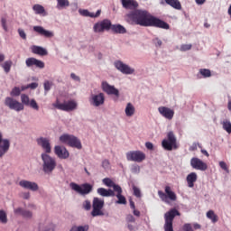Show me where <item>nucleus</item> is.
Here are the masks:
<instances>
[{"label": "nucleus", "instance_id": "f257e3e1", "mask_svg": "<svg viewBox=\"0 0 231 231\" xmlns=\"http://www.w3.org/2000/svg\"><path fill=\"white\" fill-rule=\"evenodd\" d=\"M128 17L138 26H152L153 28H162V30H169L171 28L167 22L153 16L146 10L136 9L129 14Z\"/></svg>", "mask_w": 231, "mask_h": 231}, {"label": "nucleus", "instance_id": "f03ea898", "mask_svg": "<svg viewBox=\"0 0 231 231\" xmlns=\"http://www.w3.org/2000/svg\"><path fill=\"white\" fill-rule=\"evenodd\" d=\"M42 160L43 162L42 171L45 174H51L57 167V161L47 153H42Z\"/></svg>", "mask_w": 231, "mask_h": 231}, {"label": "nucleus", "instance_id": "7ed1b4c3", "mask_svg": "<svg viewBox=\"0 0 231 231\" xmlns=\"http://www.w3.org/2000/svg\"><path fill=\"white\" fill-rule=\"evenodd\" d=\"M176 216H181L180 211L176 208H171L168 212L164 214V231H174V227L172 226V223L174 221V217Z\"/></svg>", "mask_w": 231, "mask_h": 231}, {"label": "nucleus", "instance_id": "20e7f679", "mask_svg": "<svg viewBox=\"0 0 231 231\" xmlns=\"http://www.w3.org/2000/svg\"><path fill=\"white\" fill-rule=\"evenodd\" d=\"M53 106L60 111H66L67 113H69L71 111H75V109L79 107V104L73 99L64 101L63 103H60V101L57 99L56 102L53 104Z\"/></svg>", "mask_w": 231, "mask_h": 231}, {"label": "nucleus", "instance_id": "39448f33", "mask_svg": "<svg viewBox=\"0 0 231 231\" xmlns=\"http://www.w3.org/2000/svg\"><path fill=\"white\" fill-rule=\"evenodd\" d=\"M60 142H61V143H66L69 147L82 149V143H80V140L75 135L64 134L60 137Z\"/></svg>", "mask_w": 231, "mask_h": 231}, {"label": "nucleus", "instance_id": "423d86ee", "mask_svg": "<svg viewBox=\"0 0 231 231\" xmlns=\"http://www.w3.org/2000/svg\"><path fill=\"white\" fill-rule=\"evenodd\" d=\"M70 188L78 194H80V196H88V194H91V192H93V186L89 183H83L79 185L75 182H72L70 183Z\"/></svg>", "mask_w": 231, "mask_h": 231}, {"label": "nucleus", "instance_id": "0eeeda50", "mask_svg": "<svg viewBox=\"0 0 231 231\" xmlns=\"http://www.w3.org/2000/svg\"><path fill=\"white\" fill-rule=\"evenodd\" d=\"M104 199H100L97 197L93 199L92 201V211H91V216L93 217H97L98 216H104V211L102 209L104 208Z\"/></svg>", "mask_w": 231, "mask_h": 231}, {"label": "nucleus", "instance_id": "6e6552de", "mask_svg": "<svg viewBox=\"0 0 231 231\" xmlns=\"http://www.w3.org/2000/svg\"><path fill=\"white\" fill-rule=\"evenodd\" d=\"M164 191H165V193L162 190L158 191L159 198L164 203H169V199H171V201H176V199H178L176 193H174V191H172V189H171V186H166L164 189Z\"/></svg>", "mask_w": 231, "mask_h": 231}, {"label": "nucleus", "instance_id": "1a4fd4ad", "mask_svg": "<svg viewBox=\"0 0 231 231\" xmlns=\"http://www.w3.org/2000/svg\"><path fill=\"white\" fill-rule=\"evenodd\" d=\"M5 106L13 111L19 113L20 111H24V105L16 100L14 97H7L5 99Z\"/></svg>", "mask_w": 231, "mask_h": 231}, {"label": "nucleus", "instance_id": "9d476101", "mask_svg": "<svg viewBox=\"0 0 231 231\" xmlns=\"http://www.w3.org/2000/svg\"><path fill=\"white\" fill-rule=\"evenodd\" d=\"M168 139H164L162 143L163 149L166 151H172L173 149H178V144L176 143V136L174 133L169 132L167 135Z\"/></svg>", "mask_w": 231, "mask_h": 231}, {"label": "nucleus", "instance_id": "9b49d317", "mask_svg": "<svg viewBox=\"0 0 231 231\" xmlns=\"http://www.w3.org/2000/svg\"><path fill=\"white\" fill-rule=\"evenodd\" d=\"M126 160L128 162H136L142 163L145 160V153L142 151H130L126 152Z\"/></svg>", "mask_w": 231, "mask_h": 231}, {"label": "nucleus", "instance_id": "f8f14e48", "mask_svg": "<svg viewBox=\"0 0 231 231\" xmlns=\"http://www.w3.org/2000/svg\"><path fill=\"white\" fill-rule=\"evenodd\" d=\"M114 66L124 75H133V73H134V69L129 67V65L122 62L121 60L115 61Z\"/></svg>", "mask_w": 231, "mask_h": 231}, {"label": "nucleus", "instance_id": "ddd939ff", "mask_svg": "<svg viewBox=\"0 0 231 231\" xmlns=\"http://www.w3.org/2000/svg\"><path fill=\"white\" fill-rule=\"evenodd\" d=\"M106 30H111V21L107 19H105L94 24V32L96 33H101L102 32H106Z\"/></svg>", "mask_w": 231, "mask_h": 231}, {"label": "nucleus", "instance_id": "4468645a", "mask_svg": "<svg viewBox=\"0 0 231 231\" xmlns=\"http://www.w3.org/2000/svg\"><path fill=\"white\" fill-rule=\"evenodd\" d=\"M38 145L42 147L44 151V154L51 153V143H50V139L46 137H40L36 140Z\"/></svg>", "mask_w": 231, "mask_h": 231}, {"label": "nucleus", "instance_id": "2eb2a0df", "mask_svg": "<svg viewBox=\"0 0 231 231\" xmlns=\"http://www.w3.org/2000/svg\"><path fill=\"white\" fill-rule=\"evenodd\" d=\"M21 102H22L21 104H23V106H30V107H32L35 111H39V105L37 104V101H35V99L30 100V97H28V95L22 94L21 95Z\"/></svg>", "mask_w": 231, "mask_h": 231}, {"label": "nucleus", "instance_id": "dca6fc26", "mask_svg": "<svg viewBox=\"0 0 231 231\" xmlns=\"http://www.w3.org/2000/svg\"><path fill=\"white\" fill-rule=\"evenodd\" d=\"M19 186L22 189H25L26 190H32V192H37L39 190V185L37 182H32L26 180H22L19 181Z\"/></svg>", "mask_w": 231, "mask_h": 231}, {"label": "nucleus", "instance_id": "f3484780", "mask_svg": "<svg viewBox=\"0 0 231 231\" xmlns=\"http://www.w3.org/2000/svg\"><path fill=\"white\" fill-rule=\"evenodd\" d=\"M190 165L192 169H196V171H207V169H208L207 163L203 162V161L198 157H193L190 160Z\"/></svg>", "mask_w": 231, "mask_h": 231}, {"label": "nucleus", "instance_id": "a211bd4d", "mask_svg": "<svg viewBox=\"0 0 231 231\" xmlns=\"http://www.w3.org/2000/svg\"><path fill=\"white\" fill-rule=\"evenodd\" d=\"M102 89L106 95H114L115 97H120V91L115 86L109 85L107 81L102 82Z\"/></svg>", "mask_w": 231, "mask_h": 231}, {"label": "nucleus", "instance_id": "6ab92c4d", "mask_svg": "<svg viewBox=\"0 0 231 231\" xmlns=\"http://www.w3.org/2000/svg\"><path fill=\"white\" fill-rule=\"evenodd\" d=\"M104 102H106V97L104 93H99L97 95H92L90 98V104L95 107H99V106H104Z\"/></svg>", "mask_w": 231, "mask_h": 231}, {"label": "nucleus", "instance_id": "aec40b11", "mask_svg": "<svg viewBox=\"0 0 231 231\" xmlns=\"http://www.w3.org/2000/svg\"><path fill=\"white\" fill-rule=\"evenodd\" d=\"M54 153L60 160H68V158H69V152H68V149L64 146L56 145L54 147Z\"/></svg>", "mask_w": 231, "mask_h": 231}, {"label": "nucleus", "instance_id": "412c9836", "mask_svg": "<svg viewBox=\"0 0 231 231\" xmlns=\"http://www.w3.org/2000/svg\"><path fill=\"white\" fill-rule=\"evenodd\" d=\"M9 150L10 141L8 139H3V134L0 132V158H3Z\"/></svg>", "mask_w": 231, "mask_h": 231}, {"label": "nucleus", "instance_id": "4be33fe9", "mask_svg": "<svg viewBox=\"0 0 231 231\" xmlns=\"http://www.w3.org/2000/svg\"><path fill=\"white\" fill-rule=\"evenodd\" d=\"M32 30L39 35H42V37H46L47 39H51V37H53L54 35L53 32L47 31L46 29H44V27L40 25L33 26Z\"/></svg>", "mask_w": 231, "mask_h": 231}, {"label": "nucleus", "instance_id": "5701e85b", "mask_svg": "<svg viewBox=\"0 0 231 231\" xmlns=\"http://www.w3.org/2000/svg\"><path fill=\"white\" fill-rule=\"evenodd\" d=\"M158 111L162 116L166 118L167 120H172L174 118V110L167 107V106H160Z\"/></svg>", "mask_w": 231, "mask_h": 231}, {"label": "nucleus", "instance_id": "b1692460", "mask_svg": "<svg viewBox=\"0 0 231 231\" xmlns=\"http://www.w3.org/2000/svg\"><path fill=\"white\" fill-rule=\"evenodd\" d=\"M123 8L126 10H136L138 7V2L136 0H121Z\"/></svg>", "mask_w": 231, "mask_h": 231}, {"label": "nucleus", "instance_id": "393cba45", "mask_svg": "<svg viewBox=\"0 0 231 231\" xmlns=\"http://www.w3.org/2000/svg\"><path fill=\"white\" fill-rule=\"evenodd\" d=\"M31 51L35 55H40V57H46V55H48V51L41 46L32 45Z\"/></svg>", "mask_w": 231, "mask_h": 231}, {"label": "nucleus", "instance_id": "a878e982", "mask_svg": "<svg viewBox=\"0 0 231 231\" xmlns=\"http://www.w3.org/2000/svg\"><path fill=\"white\" fill-rule=\"evenodd\" d=\"M53 224L50 222V220H46L39 224L38 230L39 231H53Z\"/></svg>", "mask_w": 231, "mask_h": 231}, {"label": "nucleus", "instance_id": "bb28decb", "mask_svg": "<svg viewBox=\"0 0 231 231\" xmlns=\"http://www.w3.org/2000/svg\"><path fill=\"white\" fill-rule=\"evenodd\" d=\"M79 14L80 15H83V17H92V18H97V17H100V14H102V10H97V13H91V12H88V10L86 9H80L79 10Z\"/></svg>", "mask_w": 231, "mask_h": 231}, {"label": "nucleus", "instance_id": "cd10ccee", "mask_svg": "<svg viewBox=\"0 0 231 231\" xmlns=\"http://www.w3.org/2000/svg\"><path fill=\"white\" fill-rule=\"evenodd\" d=\"M186 181L188 183V187L192 189V187H194V183L198 181V174L196 172L189 173L186 178Z\"/></svg>", "mask_w": 231, "mask_h": 231}, {"label": "nucleus", "instance_id": "c85d7f7f", "mask_svg": "<svg viewBox=\"0 0 231 231\" xmlns=\"http://www.w3.org/2000/svg\"><path fill=\"white\" fill-rule=\"evenodd\" d=\"M97 194L103 198H111L115 196V191L113 189H106L105 188L97 189Z\"/></svg>", "mask_w": 231, "mask_h": 231}, {"label": "nucleus", "instance_id": "c756f323", "mask_svg": "<svg viewBox=\"0 0 231 231\" xmlns=\"http://www.w3.org/2000/svg\"><path fill=\"white\" fill-rule=\"evenodd\" d=\"M14 214H20V216H23V217H26L27 219H31V217L33 216L32 211L23 209L22 208L14 209Z\"/></svg>", "mask_w": 231, "mask_h": 231}, {"label": "nucleus", "instance_id": "7c9ffc66", "mask_svg": "<svg viewBox=\"0 0 231 231\" xmlns=\"http://www.w3.org/2000/svg\"><path fill=\"white\" fill-rule=\"evenodd\" d=\"M33 12L36 14V15H43L46 16L48 15V13H46V9H44V6L36 4L32 6Z\"/></svg>", "mask_w": 231, "mask_h": 231}, {"label": "nucleus", "instance_id": "2f4dec72", "mask_svg": "<svg viewBox=\"0 0 231 231\" xmlns=\"http://www.w3.org/2000/svg\"><path fill=\"white\" fill-rule=\"evenodd\" d=\"M26 65L30 68L32 66H36V68H44V62L35 60V59H28L26 60Z\"/></svg>", "mask_w": 231, "mask_h": 231}, {"label": "nucleus", "instance_id": "473e14b6", "mask_svg": "<svg viewBox=\"0 0 231 231\" xmlns=\"http://www.w3.org/2000/svg\"><path fill=\"white\" fill-rule=\"evenodd\" d=\"M110 30H112L114 33H127V30H125V27L120 24H111Z\"/></svg>", "mask_w": 231, "mask_h": 231}, {"label": "nucleus", "instance_id": "72a5a7b5", "mask_svg": "<svg viewBox=\"0 0 231 231\" xmlns=\"http://www.w3.org/2000/svg\"><path fill=\"white\" fill-rule=\"evenodd\" d=\"M166 5H169V6H171V8L175 10H181V3L180 0H166Z\"/></svg>", "mask_w": 231, "mask_h": 231}, {"label": "nucleus", "instance_id": "f704fd0d", "mask_svg": "<svg viewBox=\"0 0 231 231\" xmlns=\"http://www.w3.org/2000/svg\"><path fill=\"white\" fill-rule=\"evenodd\" d=\"M136 109L134 108V106L131 103H127L126 107L125 109V116H133L135 113Z\"/></svg>", "mask_w": 231, "mask_h": 231}, {"label": "nucleus", "instance_id": "c9c22d12", "mask_svg": "<svg viewBox=\"0 0 231 231\" xmlns=\"http://www.w3.org/2000/svg\"><path fill=\"white\" fill-rule=\"evenodd\" d=\"M0 223L2 225H6L8 223V215H6V211L0 209Z\"/></svg>", "mask_w": 231, "mask_h": 231}, {"label": "nucleus", "instance_id": "e433bc0d", "mask_svg": "<svg viewBox=\"0 0 231 231\" xmlns=\"http://www.w3.org/2000/svg\"><path fill=\"white\" fill-rule=\"evenodd\" d=\"M57 8L60 10V8H66V6H69V0H57Z\"/></svg>", "mask_w": 231, "mask_h": 231}, {"label": "nucleus", "instance_id": "4c0bfd02", "mask_svg": "<svg viewBox=\"0 0 231 231\" xmlns=\"http://www.w3.org/2000/svg\"><path fill=\"white\" fill-rule=\"evenodd\" d=\"M89 230V225H85V226H74L71 227L69 231H88Z\"/></svg>", "mask_w": 231, "mask_h": 231}, {"label": "nucleus", "instance_id": "58836bf2", "mask_svg": "<svg viewBox=\"0 0 231 231\" xmlns=\"http://www.w3.org/2000/svg\"><path fill=\"white\" fill-rule=\"evenodd\" d=\"M207 217L208 219H211L212 223H217V215H216L214 211L212 210L208 211Z\"/></svg>", "mask_w": 231, "mask_h": 231}, {"label": "nucleus", "instance_id": "ea45409f", "mask_svg": "<svg viewBox=\"0 0 231 231\" xmlns=\"http://www.w3.org/2000/svg\"><path fill=\"white\" fill-rule=\"evenodd\" d=\"M200 75L204 77V79H208V77H212V72L208 69H199Z\"/></svg>", "mask_w": 231, "mask_h": 231}, {"label": "nucleus", "instance_id": "a19ab883", "mask_svg": "<svg viewBox=\"0 0 231 231\" xmlns=\"http://www.w3.org/2000/svg\"><path fill=\"white\" fill-rule=\"evenodd\" d=\"M223 129L228 133V134H231V123L228 120L223 121L222 123Z\"/></svg>", "mask_w": 231, "mask_h": 231}, {"label": "nucleus", "instance_id": "79ce46f5", "mask_svg": "<svg viewBox=\"0 0 231 231\" xmlns=\"http://www.w3.org/2000/svg\"><path fill=\"white\" fill-rule=\"evenodd\" d=\"M2 68H4V71L6 73H10V69H12V61L7 60L2 64Z\"/></svg>", "mask_w": 231, "mask_h": 231}, {"label": "nucleus", "instance_id": "37998d69", "mask_svg": "<svg viewBox=\"0 0 231 231\" xmlns=\"http://www.w3.org/2000/svg\"><path fill=\"white\" fill-rule=\"evenodd\" d=\"M116 198L118 199L116 201V203H118V205H126L127 204V199H125V197H124L122 195V193L121 194H116Z\"/></svg>", "mask_w": 231, "mask_h": 231}, {"label": "nucleus", "instance_id": "c03bdc74", "mask_svg": "<svg viewBox=\"0 0 231 231\" xmlns=\"http://www.w3.org/2000/svg\"><path fill=\"white\" fill-rule=\"evenodd\" d=\"M11 97H19L21 95V88L19 87H14L10 92Z\"/></svg>", "mask_w": 231, "mask_h": 231}, {"label": "nucleus", "instance_id": "a18cd8bd", "mask_svg": "<svg viewBox=\"0 0 231 231\" xmlns=\"http://www.w3.org/2000/svg\"><path fill=\"white\" fill-rule=\"evenodd\" d=\"M133 190H134V196H135V198H142V191L138 187L134 185Z\"/></svg>", "mask_w": 231, "mask_h": 231}, {"label": "nucleus", "instance_id": "49530a36", "mask_svg": "<svg viewBox=\"0 0 231 231\" xmlns=\"http://www.w3.org/2000/svg\"><path fill=\"white\" fill-rule=\"evenodd\" d=\"M37 88H39V84L38 83H31L29 85L26 86V88H23L22 91H24V89H37Z\"/></svg>", "mask_w": 231, "mask_h": 231}, {"label": "nucleus", "instance_id": "de8ad7c7", "mask_svg": "<svg viewBox=\"0 0 231 231\" xmlns=\"http://www.w3.org/2000/svg\"><path fill=\"white\" fill-rule=\"evenodd\" d=\"M103 183L104 185H106V187H113L115 185V182L112 181L111 179L109 178H105L103 179Z\"/></svg>", "mask_w": 231, "mask_h": 231}, {"label": "nucleus", "instance_id": "09e8293b", "mask_svg": "<svg viewBox=\"0 0 231 231\" xmlns=\"http://www.w3.org/2000/svg\"><path fill=\"white\" fill-rule=\"evenodd\" d=\"M189 50H192V44H182L180 45V51H189Z\"/></svg>", "mask_w": 231, "mask_h": 231}, {"label": "nucleus", "instance_id": "8fccbe9b", "mask_svg": "<svg viewBox=\"0 0 231 231\" xmlns=\"http://www.w3.org/2000/svg\"><path fill=\"white\" fill-rule=\"evenodd\" d=\"M152 42H153V44H154V46H155L156 48H162V44H163V42H162V40H160L159 38H154V39L152 40Z\"/></svg>", "mask_w": 231, "mask_h": 231}, {"label": "nucleus", "instance_id": "3c124183", "mask_svg": "<svg viewBox=\"0 0 231 231\" xmlns=\"http://www.w3.org/2000/svg\"><path fill=\"white\" fill-rule=\"evenodd\" d=\"M219 167H220V169H222L226 172H229L228 165H226V162H225L223 161L219 162Z\"/></svg>", "mask_w": 231, "mask_h": 231}, {"label": "nucleus", "instance_id": "603ef678", "mask_svg": "<svg viewBox=\"0 0 231 231\" xmlns=\"http://www.w3.org/2000/svg\"><path fill=\"white\" fill-rule=\"evenodd\" d=\"M83 208H84L85 210H91V201H89V200H85V201L83 202Z\"/></svg>", "mask_w": 231, "mask_h": 231}, {"label": "nucleus", "instance_id": "864d4df0", "mask_svg": "<svg viewBox=\"0 0 231 231\" xmlns=\"http://www.w3.org/2000/svg\"><path fill=\"white\" fill-rule=\"evenodd\" d=\"M131 171L134 174H139V172H140V166L138 164L133 165L132 168H131Z\"/></svg>", "mask_w": 231, "mask_h": 231}, {"label": "nucleus", "instance_id": "5fc2aeb1", "mask_svg": "<svg viewBox=\"0 0 231 231\" xmlns=\"http://www.w3.org/2000/svg\"><path fill=\"white\" fill-rule=\"evenodd\" d=\"M182 230H184V231H194V229H192V224H189V223H186V224L183 225Z\"/></svg>", "mask_w": 231, "mask_h": 231}, {"label": "nucleus", "instance_id": "6e6d98bb", "mask_svg": "<svg viewBox=\"0 0 231 231\" xmlns=\"http://www.w3.org/2000/svg\"><path fill=\"white\" fill-rule=\"evenodd\" d=\"M18 33L21 39H23V41H26V32L23 29H18Z\"/></svg>", "mask_w": 231, "mask_h": 231}, {"label": "nucleus", "instance_id": "4d7b16f0", "mask_svg": "<svg viewBox=\"0 0 231 231\" xmlns=\"http://www.w3.org/2000/svg\"><path fill=\"white\" fill-rule=\"evenodd\" d=\"M113 189L115 190V192H117V194H122V187H120L119 185L114 184Z\"/></svg>", "mask_w": 231, "mask_h": 231}, {"label": "nucleus", "instance_id": "13d9d810", "mask_svg": "<svg viewBox=\"0 0 231 231\" xmlns=\"http://www.w3.org/2000/svg\"><path fill=\"white\" fill-rule=\"evenodd\" d=\"M1 23L5 32H8V26H6V18H2Z\"/></svg>", "mask_w": 231, "mask_h": 231}, {"label": "nucleus", "instance_id": "bf43d9fd", "mask_svg": "<svg viewBox=\"0 0 231 231\" xmlns=\"http://www.w3.org/2000/svg\"><path fill=\"white\" fill-rule=\"evenodd\" d=\"M44 89L46 91H50V89H51V83L50 81H45L44 82Z\"/></svg>", "mask_w": 231, "mask_h": 231}, {"label": "nucleus", "instance_id": "052dcab7", "mask_svg": "<svg viewBox=\"0 0 231 231\" xmlns=\"http://www.w3.org/2000/svg\"><path fill=\"white\" fill-rule=\"evenodd\" d=\"M145 147H146V149H148L149 151H152V149H154V145H153L152 143H151V142H147V143H145Z\"/></svg>", "mask_w": 231, "mask_h": 231}, {"label": "nucleus", "instance_id": "680f3d73", "mask_svg": "<svg viewBox=\"0 0 231 231\" xmlns=\"http://www.w3.org/2000/svg\"><path fill=\"white\" fill-rule=\"evenodd\" d=\"M126 221L128 223H134V221H135L134 217H133V215H127Z\"/></svg>", "mask_w": 231, "mask_h": 231}, {"label": "nucleus", "instance_id": "e2e57ef3", "mask_svg": "<svg viewBox=\"0 0 231 231\" xmlns=\"http://www.w3.org/2000/svg\"><path fill=\"white\" fill-rule=\"evenodd\" d=\"M70 78L73 79V80H76L77 82H80V78L79 76H76L75 73H71L70 74Z\"/></svg>", "mask_w": 231, "mask_h": 231}, {"label": "nucleus", "instance_id": "0e129e2a", "mask_svg": "<svg viewBox=\"0 0 231 231\" xmlns=\"http://www.w3.org/2000/svg\"><path fill=\"white\" fill-rule=\"evenodd\" d=\"M22 198H23V199H30V192H23V193L22 194Z\"/></svg>", "mask_w": 231, "mask_h": 231}, {"label": "nucleus", "instance_id": "69168bd1", "mask_svg": "<svg viewBox=\"0 0 231 231\" xmlns=\"http://www.w3.org/2000/svg\"><path fill=\"white\" fill-rule=\"evenodd\" d=\"M194 230H201V225L198 224V223H194L192 225Z\"/></svg>", "mask_w": 231, "mask_h": 231}, {"label": "nucleus", "instance_id": "338daca9", "mask_svg": "<svg viewBox=\"0 0 231 231\" xmlns=\"http://www.w3.org/2000/svg\"><path fill=\"white\" fill-rule=\"evenodd\" d=\"M102 165L105 169H107V167H109V161L108 160L103 161Z\"/></svg>", "mask_w": 231, "mask_h": 231}, {"label": "nucleus", "instance_id": "774afa93", "mask_svg": "<svg viewBox=\"0 0 231 231\" xmlns=\"http://www.w3.org/2000/svg\"><path fill=\"white\" fill-rule=\"evenodd\" d=\"M198 149V144L193 143L190 147H189V151H196Z\"/></svg>", "mask_w": 231, "mask_h": 231}]
</instances>
